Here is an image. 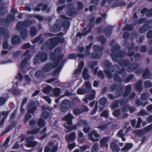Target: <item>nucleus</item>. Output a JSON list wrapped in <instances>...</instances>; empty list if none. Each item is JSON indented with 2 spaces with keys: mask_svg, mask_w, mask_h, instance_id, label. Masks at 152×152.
Masks as SVG:
<instances>
[{
  "mask_svg": "<svg viewBox=\"0 0 152 152\" xmlns=\"http://www.w3.org/2000/svg\"><path fill=\"white\" fill-rule=\"evenodd\" d=\"M120 48L119 46L118 45H113L112 47L111 56L113 60L114 61H117L120 65L122 66H126V70L129 72H131L136 69L139 66L137 63H130L129 64V61L128 60H122L119 61V58L124 57L126 55L125 52L123 51H120L118 52L117 54L116 52Z\"/></svg>",
  "mask_w": 152,
  "mask_h": 152,
  "instance_id": "1",
  "label": "nucleus"
},
{
  "mask_svg": "<svg viewBox=\"0 0 152 152\" xmlns=\"http://www.w3.org/2000/svg\"><path fill=\"white\" fill-rule=\"evenodd\" d=\"M62 50L61 48H57L54 50V53H51L50 54V58L53 61H55L56 62H57L59 63H61L57 69L55 70L52 74V75L54 76H56L58 75L63 66V64L64 62H66V60H61L63 56L61 55L60 56L59 55L61 52Z\"/></svg>",
  "mask_w": 152,
  "mask_h": 152,
  "instance_id": "2",
  "label": "nucleus"
},
{
  "mask_svg": "<svg viewBox=\"0 0 152 152\" xmlns=\"http://www.w3.org/2000/svg\"><path fill=\"white\" fill-rule=\"evenodd\" d=\"M33 23L32 20H26L24 21H20L18 23L17 25V28L19 30H21L20 34L22 39H26L27 35V30L26 29H23V27L30 26Z\"/></svg>",
  "mask_w": 152,
  "mask_h": 152,
  "instance_id": "3",
  "label": "nucleus"
},
{
  "mask_svg": "<svg viewBox=\"0 0 152 152\" xmlns=\"http://www.w3.org/2000/svg\"><path fill=\"white\" fill-rule=\"evenodd\" d=\"M63 39L62 38L57 37L53 39H51L45 42L41 47V49L44 50L48 48L50 49H52L55 47L59 42H62Z\"/></svg>",
  "mask_w": 152,
  "mask_h": 152,
  "instance_id": "4",
  "label": "nucleus"
},
{
  "mask_svg": "<svg viewBox=\"0 0 152 152\" xmlns=\"http://www.w3.org/2000/svg\"><path fill=\"white\" fill-rule=\"evenodd\" d=\"M112 71L114 74L113 77V80L114 81L119 83H121L123 81V79L120 77L117 73L118 72L120 74H122L126 70V69L122 68L120 70L119 69L118 66L117 65H115L112 68Z\"/></svg>",
  "mask_w": 152,
  "mask_h": 152,
  "instance_id": "5",
  "label": "nucleus"
},
{
  "mask_svg": "<svg viewBox=\"0 0 152 152\" xmlns=\"http://www.w3.org/2000/svg\"><path fill=\"white\" fill-rule=\"evenodd\" d=\"M48 59L47 54L44 52H41L37 53L34 59V63L36 64L41 62H43Z\"/></svg>",
  "mask_w": 152,
  "mask_h": 152,
  "instance_id": "6",
  "label": "nucleus"
},
{
  "mask_svg": "<svg viewBox=\"0 0 152 152\" xmlns=\"http://www.w3.org/2000/svg\"><path fill=\"white\" fill-rule=\"evenodd\" d=\"M73 118V115L72 114L69 113L67 115L63 118L64 120L66 121L68 125L67 126L65 124L64 125L65 128L67 130V131H66V132H68L74 128L73 127V126H71L72 120Z\"/></svg>",
  "mask_w": 152,
  "mask_h": 152,
  "instance_id": "7",
  "label": "nucleus"
},
{
  "mask_svg": "<svg viewBox=\"0 0 152 152\" xmlns=\"http://www.w3.org/2000/svg\"><path fill=\"white\" fill-rule=\"evenodd\" d=\"M94 18L91 19L90 20L89 25L87 26L86 28H84L82 33H78L77 34V36L80 37L82 36H84L87 35L88 33L90 32L91 28H92L94 26Z\"/></svg>",
  "mask_w": 152,
  "mask_h": 152,
  "instance_id": "8",
  "label": "nucleus"
},
{
  "mask_svg": "<svg viewBox=\"0 0 152 152\" xmlns=\"http://www.w3.org/2000/svg\"><path fill=\"white\" fill-rule=\"evenodd\" d=\"M86 88H79L77 90L78 94H83L86 93H89L91 91V86L88 82H86L85 84Z\"/></svg>",
  "mask_w": 152,
  "mask_h": 152,
  "instance_id": "9",
  "label": "nucleus"
},
{
  "mask_svg": "<svg viewBox=\"0 0 152 152\" xmlns=\"http://www.w3.org/2000/svg\"><path fill=\"white\" fill-rule=\"evenodd\" d=\"M104 64L106 68L104 70L105 74L109 78H111L113 77L112 73L109 70V69L111 66V63L108 61L106 60L104 61Z\"/></svg>",
  "mask_w": 152,
  "mask_h": 152,
  "instance_id": "10",
  "label": "nucleus"
},
{
  "mask_svg": "<svg viewBox=\"0 0 152 152\" xmlns=\"http://www.w3.org/2000/svg\"><path fill=\"white\" fill-rule=\"evenodd\" d=\"M53 63H48L45 65L42 68V70L45 72H50L52 69L56 67L59 63L53 61Z\"/></svg>",
  "mask_w": 152,
  "mask_h": 152,
  "instance_id": "11",
  "label": "nucleus"
},
{
  "mask_svg": "<svg viewBox=\"0 0 152 152\" xmlns=\"http://www.w3.org/2000/svg\"><path fill=\"white\" fill-rule=\"evenodd\" d=\"M34 139V137L32 135L28 137L26 140V146L28 147H33L35 146L38 143L36 141H32Z\"/></svg>",
  "mask_w": 152,
  "mask_h": 152,
  "instance_id": "12",
  "label": "nucleus"
},
{
  "mask_svg": "<svg viewBox=\"0 0 152 152\" xmlns=\"http://www.w3.org/2000/svg\"><path fill=\"white\" fill-rule=\"evenodd\" d=\"M61 109L63 112H66L69 109L70 106V103L69 100H64L60 104Z\"/></svg>",
  "mask_w": 152,
  "mask_h": 152,
  "instance_id": "13",
  "label": "nucleus"
},
{
  "mask_svg": "<svg viewBox=\"0 0 152 152\" xmlns=\"http://www.w3.org/2000/svg\"><path fill=\"white\" fill-rule=\"evenodd\" d=\"M49 114L47 112H43L41 118L39 120L38 122V124L40 127H43L45 125V123L44 120H43L42 118L44 119H46L49 116Z\"/></svg>",
  "mask_w": 152,
  "mask_h": 152,
  "instance_id": "14",
  "label": "nucleus"
},
{
  "mask_svg": "<svg viewBox=\"0 0 152 152\" xmlns=\"http://www.w3.org/2000/svg\"><path fill=\"white\" fill-rule=\"evenodd\" d=\"M93 135L96 138H98L100 137V135L96 131L94 130L91 132L88 135V138L92 142H97L99 141L98 139L95 138L93 137Z\"/></svg>",
  "mask_w": 152,
  "mask_h": 152,
  "instance_id": "15",
  "label": "nucleus"
},
{
  "mask_svg": "<svg viewBox=\"0 0 152 152\" xmlns=\"http://www.w3.org/2000/svg\"><path fill=\"white\" fill-rule=\"evenodd\" d=\"M92 46V44L90 43L89 45L86 46V50L85 52V54H78V57L81 58H83L85 57V56H88L90 53V50Z\"/></svg>",
  "mask_w": 152,
  "mask_h": 152,
  "instance_id": "16",
  "label": "nucleus"
},
{
  "mask_svg": "<svg viewBox=\"0 0 152 152\" xmlns=\"http://www.w3.org/2000/svg\"><path fill=\"white\" fill-rule=\"evenodd\" d=\"M61 18L62 19L63 23L62 25L65 28H67L70 26V23L68 21L69 19L64 15H62Z\"/></svg>",
  "mask_w": 152,
  "mask_h": 152,
  "instance_id": "17",
  "label": "nucleus"
},
{
  "mask_svg": "<svg viewBox=\"0 0 152 152\" xmlns=\"http://www.w3.org/2000/svg\"><path fill=\"white\" fill-rule=\"evenodd\" d=\"M15 16L12 14H10L8 15L7 19L2 20L1 23L3 24L7 25L9 24L10 21L15 20Z\"/></svg>",
  "mask_w": 152,
  "mask_h": 152,
  "instance_id": "18",
  "label": "nucleus"
},
{
  "mask_svg": "<svg viewBox=\"0 0 152 152\" xmlns=\"http://www.w3.org/2000/svg\"><path fill=\"white\" fill-rule=\"evenodd\" d=\"M92 94H91L89 95L86 96L85 98L83 99V102H86V103H88V100H92L94 99L96 95V91L95 90H93L92 91Z\"/></svg>",
  "mask_w": 152,
  "mask_h": 152,
  "instance_id": "19",
  "label": "nucleus"
},
{
  "mask_svg": "<svg viewBox=\"0 0 152 152\" xmlns=\"http://www.w3.org/2000/svg\"><path fill=\"white\" fill-rule=\"evenodd\" d=\"M76 134L74 132L71 133L70 134H66L65 137L66 140L68 142L70 141H73L75 139Z\"/></svg>",
  "mask_w": 152,
  "mask_h": 152,
  "instance_id": "20",
  "label": "nucleus"
},
{
  "mask_svg": "<svg viewBox=\"0 0 152 152\" xmlns=\"http://www.w3.org/2000/svg\"><path fill=\"white\" fill-rule=\"evenodd\" d=\"M134 45L132 44L131 45H129L128 47L129 48L128 53L127 54V55L129 56H132L134 54V53L133 52H131L133 50H137L138 49V47L136 46L135 48H134Z\"/></svg>",
  "mask_w": 152,
  "mask_h": 152,
  "instance_id": "21",
  "label": "nucleus"
},
{
  "mask_svg": "<svg viewBox=\"0 0 152 152\" xmlns=\"http://www.w3.org/2000/svg\"><path fill=\"white\" fill-rule=\"evenodd\" d=\"M84 66V62L81 61L80 63L77 68L76 69L74 72V74L76 75H78L80 73L82 69L83 68Z\"/></svg>",
  "mask_w": 152,
  "mask_h": 152,
  "instance_id": "22",
  "label": "nucleus"
},
{
  "mask_svg": "<svg viewBox=\"0 0 152 152\" xmlns=\"http://www.w3.org/2000/svg\"><path fill=\"white\" fill-rule=\"evenodd\" d=\"M29 58L28 56L24 58L22 60L19 68L22 71H23L24 69L25 68L26 65H27V61L28 60Z\"/></svg>",
  "mask_w": 152,
  "mask_h": 152,
  "instance_id": "23",
  "label": "nucleus"
},
{
  "mask_svg": "<svg viewBox=\"0 0 152 152\" xmlns=\"http://www.w3.org/2000/svg\"><path fill=\"white\" fill-rule=\"evenodd\" d=\"M124 89V88L123 86H118L115 93L116 97L118 98L122 95Z\"/></svg>",
  "mask_w": 152,
  "mask_h": 152,
  "instance_id": "24",
  "label": "nucleus"
},
{
  "mask_svg": "<svg viewBox=\"0 0 152 152\" xmlns=\"http://www.w3.org/2000/svg\"><path fill=\"white\" fill-rule=\"evenodd\" d=\"M9 113V112L8 111H4L1 114H0V119L2 118L0 122V125H2L3 124L5 119L8 116Z\"/></svg>",
  "mask_w": 152,
  "mask_h": 152,
  "instance_id": "25",
  "label": "nucleus"
},
{
  "mask_svg": "<svg viewBox=\"0 0 152 152\" xmlns=\"http://www.w3.org/2000/svg\"><path fill=\"white\" fill-rule=\"evenodd\" d=\"M12 43L13 45H16L21 42V40L19 36H14L11 38Z\"/></svg>",
  "mask_w": 152,
  "mask_h": 152,
  "instance_id": "26",
  "label": "nucleus"
},
{
  "mask_svg": "<svg viewBox=\"0 0 152 152\" xmlns=\"http://www.w3.org/2000/svg\"><path fill=\"white\" fill-rule=\"evenodd\" d=\"M36 109V107L34 105V102H30L28 107V112L33 114Z\"/></svg>",
  "mask_w": 152,
  "mask_h": 152,
  "instance_id": "27",
  "label": "nucleus"
},
{
  "mask_svg": "<svg viewBox=\"0 0 152 152\" xmlns=\"http://www.w3.org/2000/svg\"><path fill=\"white\" fill-rule=\"evenodd\" d=\"M87 124V121L85 120H81L79 121L76 124V125L73 126L74 129H77V127L82 126L86 125Z\"/></svg>",
  "mask_w": 152,
  "mask_h": 152,
  "instance_id": "28",
  "label": "nucleus"
},
{
  "mask_svg": "<svg viewBox=\"0 0 152 152\" xmlns=\"http://www.w3.org/2000/svg\"><path fill=\"white\" fill-rule=\"evenodd\" d=\"M102 56V53L101 52H96L93 53L90 56L91 58H99Z\"/></svg>",
  "mask_w": 152,
  "mask_h": 152,
  "instance_id": "29",
  "label": "nucleus"
},
{
  "mask_svg": "<svg viewBox=\"0 0 152 152\" xmlns=\"http://www.w3.org/2000/svg\"><path fill=\"white\" fill-rule=\"evenodd\" d=\"M69 10L67 12V14L69 16H72L75 14V9L72 5L69 4L67 7Z\"/></svg>",
  "mask_w": 152,
  "mask_h": 152,
  "instance_id": "30",
  "label": "nucleus"
},
{
  "mask_svg": "<svg viewBox=\"0 0 152 152\" xmlns=\"http://www.w3.org/2000/svg\"><path fill=\"white\" fill-rule=\"evenodd\" d=\"M110 146L113 152H118L120 150L119 146L114 142L111 143Z\"/></svg>",
  "mask_w": 152,
  "mask_h": 152,
  "instance_id": "31",
  "label": "nucleus"
},
{
  "mask_svg": "<svg viewBox=\"0 0 152 152\" xmlns=\"http://www.w3.org/2000/svg\"><path fill=\"white\" fill-rule=\"evenodd\" d=\"M135 109L133 107H130L129 105H127L123 107L121 109L123 112H125L129 110L131 113H133Z\"/></svg>",
  "mask_w": 152,
  "mask_h": 152,
  "instance_id": "32",
  "label": "nucleus"
},
{
  "mask_svg": "<svg viewBox=\"0 0 152 152\" xmlns=\"http://www.w3.org/2000/svg\"><path fill=\"white\" fill-rule=\"evenodd\" d=\"M149 29L147 24H144L143 26L140 27L139 29V32L140 33L142 34L146 32Z\"/></svg>",
  "mask_w": 152,
  "mask_h": 152,
  "instance_id": "33",
  "label": "nucleus"
},
{
  "mask_svg": "<svg viewBox=\"0 0 152 152\" xmlns=\"http://www.w3.org/2000/svg\"><path fill=\"white\" fill-rule=\"evenodd\" d=\"M132 144L130 143H127L125 144L124 147L122 148L121 150L122 152H126L127 151L132 147Z\"/></svg>",
  "mask_w": 152,
  "mask_h": 152,
  "instance_id": "34",
  "label": "nucleus"
},
{
  "mask_svg": "<svg viewBox=\"0 0 152 152\" xmlns=\"http://www.w3.org/2000/svg\"><path fill=\"white\" fill-rule=\"evenodd\" d=\"M42 6V10L43 11L45 10L47 7V6L46 5H43V4L41 3L38 5V7L35 8L34 10L36 11H39L40 10Z\"/></svg>",
  "mask_w": 152,
  "mask_h": 152,
  "instance_id": "35",
  "label": "nucleus"
},
{
  "mask_svg": "<svg viewBox=\"0 0 152 152\" xmlns=\"http://www.w3.org/2000/svg\"><path fill=\"white\" fill-rule=\"evenodd\" d=\"M152 75V74L149 71L148 68L146 69L144 72L142 77L145 78H150Z\"/></svg>",
  "mask_w": 152,
  "mask_h": 152,
  "instance_id": "36",
  "label": "nucleus"
},
{
  "mask_svg": "<svg viewBox=\"0 0 152 152\" xmlns=\"http://www.w3.org/2000/svg\"><path fill=\"white\" fill-rule=\"evenodd\" d=\"M94 50L96 52H101L104 49L103 46H98L97 45H94L93 47Z\"/></svg>",
  "mask_w": 152,
  "mask_h": 152,
  "instance_id": "37",
  "label": "nucleus"
},
{
  "mask_svg": "<svg viewBox=\"0 0 152 152\" xmlns=\"http://www.w3.org/2000/svg\"><path fill=\"white\" fill-rule=\"evenodd\" d=\"M112 28V26H108L106 27L104 32L105 34L108 37L111 35Z\"/></svg>",
  "mask_w": 152,
  "mask_h": 152,
  "instance_id": "38",
  "label": "nucleus"
},
{
  "mask_svg": "<svg viewBox=\"0 0 152 152\" xmlns=\"http://www.w3.org/2000/svg\"><path fill=\"white\" fill-rule=\"evenodd\" d=\"M60 29V27L58 25L54 24L50 28V31L52 32L56 33L59 31Z\"/></svg>",
  "mask_w": 152,
  "mask_h": 152,
  "instance_id": "39",
  "label": "nucleus"
},
{
  "mask_svg": "<svg viewBox=\"0 0 152 152\" xmlns=\"http://www.w3.org/2000/svg\"><path fill=\"white\" fill-rule=\"evenodd\" d=\"M87 69L84 68L83 72V78L85 80H87L90 78V76L87 73Z\"/></svg>",
  "mask_w": 152,
  "mask_h": 152,
  "instance_id": "40",
  "label": "nucleus"
},
{
  "mask_svg": "<svg viewBox=\"0 0 152 152\" xmlns=\"http://www.w3.org/2000/svg\"><path fill=\"white\" fill-rule=\"evenodd\" d=\"M31 36L33 37L35 36L37 34V31L35 27H32L30 29V31Z\"/></svg>",
  "mask_w": 152,
  "mask_h": 152,
  "instance_id": "41",
  "label": "nucleus"
},
{
  "mask_svg": "<svg viewBox=\"0 0 152 152\" xmlns=\"http://www.w3.org/2000/svg\"><path fill=\"white\" fill-rule=\"evenodd\" d=\"M44 75L43 73L41 71H37L34 74L35 77L37 78L42 79Z\"/></svg>",
  "mask_w": 152,
  "mask_h": 152,
  "instance_id": "42",
  "label": "nucleus"
},
{
  "mask_svg": "<svg viewBox=\"0 0 152 152\" xmlns=\"http://www.w3.org/2000/svg\"><path fill=\"white\" fill-rule=\"evenodd\" d=\"M131 87L130 85H129L127 86L125 88V91L123 94L124 97H126L128 96L131 91Z\"/></svg>",
  "mask_w": 152,
  "mask_h": 152,
  "instance_id": "43",
  "label": "nucleus"
},
{
  "mask_svg": "<svg viewBox=\"0 0 152 152\" xmlns=\"http://www.w3.org/2000/svg\"><path fill=\"white\" fill-rule=\"evenodd\" d=\"M48 146H50V147H52V148H51L50 152H56V151L58 147L56 145L54 146L53 143L52 142H49Z\"/></svg>",
  "mask_w": 152,
  "mask_h": 152,
  "instance_id": "44",
  "label": "nucleus"
},
{
  "mask_svg": "<svg viewBox=\"0 0 152 152\" xmlns=\"http://www.w3.org/2000/svg\"><path fill=\"white\" fill-rule=\"evenodd\" d=\"M78 135V141L80 143H82L84 142V139L83 138H81L83 136V134L82 132L79 131L77 133Z\"/></svg>",
  "mask_w": 152,
  "mask_h": 152,
  "instance_id": "45",
  "label": "nucleus"
},
{
  "mask_svg": "<svg viewBox=\"0 0 152 152\" xmlns=\"http://www.w3.org/2000/svg\"><path fill=\"white\" fill-rule=\"evenodd\" d=\"M61 91V89L58 88H55L53 91V95L56 96H58L59 95Z\"/></svg>",
  "mask_w": 152,
  "mask_h": 152,
  "instance_id": "46",
  "label": "nucleus"
},
{
  "mask_svg": "<svg viewBox=\"0 0 152 152\" xmlns=\"http://www.w3.org/2000/svg\"><path fill=\"white\" fill-rule=\"evenodd\" d=\"M99 144L97 142L94 143L91 148L92 152H97L98 150Z\"/></svg>",
  "mask_w": 152,
  "mask_h": 152,
  "instance_id": "47",
  "label": "nucleus"
},
{
  "mask_svg": "<svg viewBox=\"0 0 152 152\" xmlns=\"http://www.w3.org/2000/svg\"><path fill=\"white\" fill-rule=\"evenodd\" d=\"M7 98L6 96L3 95L0 97V105H3L4 104L5 102L7 101Z\"/></svg>",
  "mask_w": 152,
  "mask_h": 152,
  "instance_id": "48",
  "label": "nucleus"
},
{
  "mask_svg": "<svg viewBox=\"0 0 152 152\" xmlns=\"http://www.w3.org/2000/svg\"><path fill=\"white\" fill-rule=\"evenodd\" d=\"M108 140V138L107 137H104L102 138L100 141V146L102 147L104 146L107 142Z\"/></svg>",
  "mask_w": 152,
  "mask_h": 152,
  "instance_id": "49",
  "label": "nucleus"
},
{
  "mask_svg": "<svg viewBox=\"0 0 152 152\" xmlns=\"http://www.w3.org/2000/svg\"><path fill=\"white\" fill-rule=\"evenodd\" d=\"M123 131L122 129L120 130L117 133V135L119 137H120L123 141H125L126 139L124 137L125 136L124 134L123 133Z\"/></svg>",
  "mask_w": 152,
  "mask_h": 152,
  "instance_id": "50",
  "label": "nucleus"
},
{
  "mask_svg": "<svg viewBox=\"0 0 152 152\" xmlns=\"http://www.w3.org/2000/svg\"><path fill=\"white\" fill-rule=\"evenodd\" d=\"M40 129L39 128H34L32 131H28L27 132V134H36L38 133Z\"/></svg>",
  "mask_w": 152,
  "mask_h": 152,
  "instance_id": "51",
  "label": "nucleus"
},
{
  "mask_svg": "<svg viewBox=\"0 0 152 152\" xmlns=\"http://www.w3.org/2000/svg\"><path fill=\"white\" fill-rule=\"evenodd\" d=\"M142 83V81L141 80H140L137 83L135 86V88L139 91H140L142 90L141 86Z\"/></svg>",
  "mask_w": 152,
  "mask_h": 152,
  "instance_id": "52",
  "label": "nucleus"
},
{
  "mask_svg": "<svg viewBox=\"0 0 152 152\" xmlns=\"http://www.w3.org/2000/svg\"><path fill=\"white\" fill-rule=\"evenodd\" d=\"M144 130L143 129L136 130L134 131V133L136 134L139 136H142V135L145 134Z\"/></svg>",
  "mask_w": 152,
  "mask_h": 152,
  "instance_id": "53",
  "label": "nucleus"
},
{
  "mask_svg": "<svg viewBox=\"0 0 152 152\" xmlns=\"http://www.w3.org/2000/svg\"><path fill=\"white\" fill-rule=\"evenodd\" d=\"M52 87L48 86L45 87L42 90V92L44 93L47 94L49 93L52 90Z\"/></svg>",
  "mask_w": 152,
  "mask_h": 152,
  "instance_id": "54",
  "label": "nucleus"
},
{
  "mask_svg": "<svg viewBox=\"0 0 152 152\" xmlns=\"http://www.w3.org/2000/svg\"><path fill=\"white\" fill-rule=\"evenodd\" d=\"M120 110L119 109H116L114 110L113 113V116L115 117H118L121 115Z\"/></svg>",
  "mask_w": 152,
  "mask_h": 152,
  "instance_id": "55",
  "label": "nucleus"
},
{
  "mask_svg": "<svg viewBox=\"0 0 152 152\" xmlns=\"http://www.w3.org/2000/svg\"><path fill=\"white\" fill-rule=\"evenodd\" d=\"M133 28V26L131 25L128 24L126 26L123 28V31L128 30L130 31L132 30Z\"/></svg>",
  "mask_w": 152,
  "mask_h": 152,
  "instance_id": "56",
  "label": "nucleus"
},
{
  "mask_svg": "<svg viewBox=\"0 0 152 152\" xmlns=\"http://www.w3.org/2000/svg\"><path fill=\"white\" fill-rule=\"evenodd\" d=\"M107 102V99L106 98L103 97L101 98L99 101V104L103 106L106 104Z\"/></svg>",
  "mask_w": 152,
  "mask_h": 152,
  "instance_id": "57",
  "label": "nucleus"
},
{
  "mask_svg": "<svg viewBox=\"0 0 152 152\" xmlns=\"http://www.w3.org/2000/svg\"><path fill=\"white\" fill-rule=\"evenodd\" d=\"M108 125V124H105L99 125L97 127V128L101 130H102L106 129Z\"/></svg>",
  "mask_w": 152,
  "mask_h": 152,
  "instance_id": "58",
  "label": "nucleus"
},
{
  "mask_svg": "<svg viewBox=\"0 0 152 152\" xmlns=\"http://www.w3.org/2000/svg\"><path fill=\"white\" fill-rule=\"evenodd\" d=\"M145 87H151L152 86V83L150 80H146L144 82Z\"/></svg>",
  "mask_w": 152,
  "mask_h": 152,
  "instance_id": "59",
  "label": "nucleus"
},
{
  "mask_svg": "<svg viewBox=\"0 0 152 152\" xmlns=\"http://www.w3.org/2000/svg\"><path fill=\"white\" fill-rule=\"evenodd\" d=\"M73 113L76 115H78L82 113V112L80 109L78 108H75L73 111Z\"/></svg>",
  "mask_w": 152,
  "mask_h": 152,
  "instance_id": "60",
  "label": "nucleus"
},
{
  "mask_svg": "<svg viewBox=\"0 0 152 152\" xmlns=\"http://www.w3.org/2000/svg\"><path fill=\"white\" fill-rule=\"evenodd\" d=\"M97 39L98 41L101 42L102 44H104L106 42V39L103 37V36H100L97 38Z\"/></svg>",
  "mask_w": 152,
  "mask_h": 152,
  "instance_id": "61",
  "label": "nucleus"
},
{
  "mask_svg": "<svg viewBox=\"0 0 152 152\" xmlns=\"http://www.w3.org/2000/svg\"><path fill=\"white\" fill-rule=\"evenodd\" d=\"M149 97V95L147 94L143 93L141 95L140 98L142 100H145Z\"/></svg>",
  "mask_w": 152,
  "mask_h": 152,
  "instance_id": "62",
  "label": "nucleus"
},
{
  "mask_svg": "<svg viewBox=\"0 0 152 152\" xmlns=\"http://www.w3.org/2000/svg\"><path fill=\"white\" fill-rule=\"evenodd\" d=\"M152 128V124H151L149 126L145 127L144 129V132L145 134L146 133L150 131L151 129Z\"/></svg>",
  "mask_w": 152,
  "mask_h": 152,
  "instance_id": "63",
  "label": "nucleus"
},
{
  "mask_svg": "<svg viewBox=\"0 0 152 152\" xmlns=\"http://www.w3.org/2000/svg\"><path fill=\"white\" fill-rule=\"evenodd\" d=\"M148 114V113L145 110H140L137 114V115H147Z\"/></svg>",
  "mask_w": 152,
  "mask_h": 152,
  "instance_id": "64",
  "label": "nucleus"
}]
</instances>
